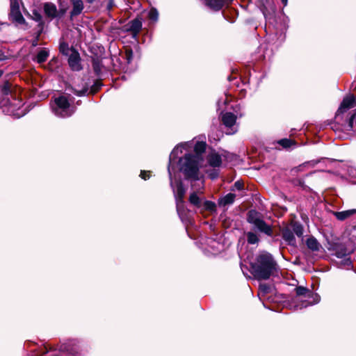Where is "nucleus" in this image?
I'll return each instance as SVG.
<instances>
[{"instance_id": "obj_38", "label": "nucleus", "mask_w": 356, "mask_h": 356, "mask_svg": "<svg viewBox=\"0 0 356 356\" xmlns=\"http://www.w3.org/2000/svg\"><path fill=\"white\" fill-rule=\"evenodd\" d=\"M3 74V72L0 70V76Z\"/></svg>"}, {"instance_id": "obj_26", "label": "nucleus", "mask_w": 356, "mask_h": 356, "mask_svg": "<svg viewBox=\"0 0 356 356\" xmlns=\"http://www.w3.org/2000/svg\"><path fill=\"white\" fill-rule=\"evenodd\" d=\"M149 18L152 21H156L159 17V13L155 8H152L148 13Z\"/></svg>"}, {"instance_id": "obj_3", "label": "nucleus", "mask_w": 356, "mask_h": 356, "mask_svg": "<svg viewBox=\"0 0 356 356\" xmlns=\"http://www.w3.org/2000/svg\"><path fill=\"white\" fill-rule=\"evenodd\" d=\"M276 270V263L272 256L263 252L252 264V273L258 280H268Z\"/></svg>"}, {"instance_id": "obj_27", "label": "nucleus", "mask_w": 356, "mask_h": 356, "mask_svg": "<svg viewBox=\"0 0 356 356\" xmlns=\"http://www.w3.org/2000/svg\"><path fill=\"white\" fill-rule=\"evenodd\" d=\"M60 51L64 55H68L70 49H69L68 44L65 42H61L60 44Z\"/></svg>"}, {"instance_id": "obj_24", "label": "nucleus", "mask_w": 356, "mask_h": 356, "mask_svg": "<svg viewBox=\"0 0 356 356\" xmlns=\"http://www.w3.org/2000/svg\"><path fill=\"white\" fill-rule=\"evenodd\" d=\"M247 240L250 244H255L259 241L257 234L253 232H248L247 234Z\"/></svg>"}, {"instance_id": "obj_35", "label": "nucleus", "mask_w": 356, "mask_h": 356, "mask_svg": "<svg viewBox=\"0 0 356 356\" xmlns=\"http://www.w3.org/2000/svg\"><path fill=\"white\" fill-rule=\"evenodd\" d=\"M282 2L283 3L284 6H286L287 4V0H282Z\"/></svg>"}, {"instance_id": "obj_7", "label": "nucleus", "mask_w": 356, "mask_h": 356, "mask_svg": "<svg viewBox=\"0 0 356 356\" xmlns=\"http://www.w3.org/2000/svg\"><path fill=\"white\" fill-rule=\"evenodd\" d=\"M187 146V144H180L177 146H176L173 150L172 151L170 155V163L168 166V173L171 181V186H172V171L173 170V166L172 163L174 160L179 156L180 154L182 153V149L185 148V147Z\"/></svg>"}, {"instance_id": "obj_5", "label": "nucleus", "mask_w": 356, "mask_h": 356, "mask_svg": "<svg viewBox=\"0 0 356 356\" xmlns=\"http://www.w3.org/2000/svg\"><path fill=\"white\" fill-rule=\"evenodd\" d=\"M247 220L252 224L259 232L266 234L268 236L273 235V229L262 219L261 213L251 210L248 213Z\"/></svg>"}, {"instance_id": "obj_32", "label": "nucleus", "mask_w": 356, "mask_h": 356, "mask_svg": "<svg viewBox=\"0 0 356 356\" xmlns=\"http://www.w3.org/2000/svg\"><path fill=\"white\" fill-rule=\"evenodd\" d=\"M140 177L145 180L147 179L150 177V172L149 171H141Z\"/></svg>"}, {"instance_id": "obj_34", "label": "nucleus", "mask_w": 356, "mask_h": 356, "mask_svg": "<svg viewBox=\"0 0 356 356\" xmlns=\"http://www.w3.org/2000/svg\"><path fill=\"white\" fill-rule=\"evenodd\" d=\"M234 186L238 189V190H241L242 188H243V184L241 183L240 181H236L235 182L234 184Z\"/></svg>"}, {"instance_id": "obj_17", "label": "nucleus", "mask_w": 356, "mask_h": 356, "mask_svg": "<svg viewBox=\"0 0 356 356\" xmlns=\"http://www.w3.org/2000/svg\"><path fill=\"white\" fill-rule=\"evenodd\" d=\"M141 27L142 22L138 19H134L130 22L129 30L134 34L138 33L141 29Z\"/></svg>"}, {"instance_id": "obj_8", "label": "nucleus", "mask_w": 356, "mask_h": 356, "mask_svg": "<svg viewBox=\"0 0 356 356\" xmlns=\"http://www.w3.org/2000/svg\"><path fill=\"white\" fill-rule=\"evenodd\" d=\"M355 97L353 95H349L344 97L340 105V107L337 112V117H339L341 113H343L348 109L353 107L355 105Z\"/></svg>"}, {"instance_id": "obj_30", "label": "nucleus", "mask_w": 356, "mask_h": 356, "mask_svg": "<svg viewBox=\"0 0 356 356\" xmlns=\"http://www.w3.org/2000/svg\"><path fill=\"white\" fill-rule=\"evenodd\" d=\"M269 289V286L266 284H260L259 286L260 293H266L268 292Z\"/></svg>"}, {"instance_id": "obj_20", "label": "nucleus", "mask_w": 356, "mask_h": 356, "mask_svg": "<svg viewBox=\"0 0 356 356\" xmlns=\"http://www.w3.org/2000/svg\"><path fill=\"white\" fill-rule=\"evenodd\" d=\"M49 56V52L45 49L40 50L36 57V60L38 63H42L47 60Z\"/></svg>"}, {"instance_id": "obj_10", "label": "nucleus", "mask_w": 356, "mask_h": 356, "mask_svg": "<svg viewBox=\"0 0 356 356\" xmlns=\"http://www.w3.org/2000/svg\"><path fill=\"white\" fill-rule=\"evenodd\" d=\"M186 193V190L183 186L181 182H177L176 185V188L174 189V193L177 201V209H179V204L182 203L183 198L184 197Z\"/></svg>"}, {"instance_id": "obj_9", "label": "nucleus", "mask_w": 356, "mask_h": 356, "mask_svg": "<svg viewBox=\"0 0 356 356\" xmlns=\"http://www.w3.org/2000/svg\"><path fill=\"white\" fill-rule=\"evenodd\" d=\"M72 51V54L68 58V63L71 69L74 71H79L81 70L80 63V56L77 51Z\"/></svg>"}, {"instance_id": "obj_36", "label": "nucleus", "mask_w": 356, "mask_h": 356, "mask_svg": "<svg viewBox=\"0 0 356 356\" xmlns=\"http://www.w3.org/2000/svg\"><path fill=\"white\" fill-rule=\"evenodd\" d=\"M94 70L97 72L98 71V66H96L95 64H94Z\"/></svg>"}, {"instance_id": "obj_18", "label": "nucleus", "mask_w": 356, "mask_h": 356, "mask_svg": "<svg viewBox=\"0 0 356 356\" xmlns=\"http://www.w3.org/2000/svg\"><path fill=\"white\" fill-rule=\"evenodd\" d=\"M282 237L289 243L292 244L295 241L293 233L289 228H286L282 231Z\"/></svg>"}, {"instance_id": "obj_19", "label": "nucleus", "mask_w": 356, "mask_h": 356, "mask_svg": "<svg viewBox=\"0 0 356 356\" xmlns=\"http://www.w3.org/2000/svg\"><path fill=\"white\" fill-rule=\"evenodd\" d=\"M307 247L313 250V251H317L319 250L320 247H321V245L319 244V243L317 241V240L313 237H311V238H309L307 240Z\"/></svg>"}, {"instance_id": "obj_25", "label": "nucleus", "mask_w": 356, "mask_h": 356, "mask_svg": "<svg viewBox=\"0 0 356 356\" xmlns=\"http://www.w3.org/2000/svg\"><path fill=\"white\" fill-rule=\"evenodd\" d=\"M296 294L298 296H309L311 292L305 287L298 286L296 289Z\"/></svg>"}, {"instance_id": "obj_14", "label": "nucleus", "mask_w": 356, "mask_h": 356, "mask_svg": "<svg viewBox=\"0 0 356 356\" xmlns=\"http://www.w3.org/2000/svg\"><path fill=\"white\" fill-rule=\"evenodd\" d=\"M45 14L50 17H55L57 15L56 6L52 3H46L44 6Z\"/></svg>"}, {"instance_id": "obj_37", "label": "nucleus", "mask_w": 356, "mask_h": 356, "mask_svg": "<svg viewBox=\"0 0 356 356\" xmlns=\"http://www.w3.org/2000/svg\"><path fill=\"white\" fill-rule=\"evenodd\" d=\"M87 2L91 3L92 2H94L95 0H86Z\"/></svg>"}, {"instance_id": "obj_23", "label": "nucleus", "mask_w": 356, "mask_h": 356, "mask_svg": "<svg viewBox=\"0 0 356 356\" xmlns=\"http://www.w3.org/2000/svg\"><path fill=\"white\" fill-rule=\"evenodd\" d=\"M189 201L193 205H195L197 207L200 206V200L197 196V193L195 192L191 194L189 197Z\"/></svg>"}, {"instance_id": "obj_1", "label": "nucleus", "mask_w": 356, "mask_h": 356, "mask_svg": "<svg viewBox=\"0 0 356 356\" xmlns=\"http://www.w3.org/2000/svg\"><path fill=\"white\" fill-rule=\"evenodd\" d=\"M0 107L3 112L17 118L25 115L22 109L23 101L19 97L20 89L9 82H5L1 88Z\"/></svg>"}, {"instance_id": "obj_22", "label": "nucleus", "mask_w": 356, "mask_h": 356, "mask_svg": "<svg viewBox=\"0 0 356 356\" xmlns=\"http://www.w3.org/2000/svg\"><path fill=\"white\" fill-rule=\"evenodd\" d=\"M277 143L284 148L290 147L291 145L295 144V142L293 140L288 138L281 139Z\"/></svg>"}, {"instance_id": "obj_21", "label": "nucleus", "mask_w": 356, "mask_h": 356, "mask_svg": "<svg viewBox=\"0 0 356 356\" xmlns=\"http://www.w3.org/2000/svg\"><path fill=\"white\" fill-rule=\"evenodd\" d=\"M293 232L299 237L302 236L303 234V228L301 225L298 223H293L292 224Z\"/></svg>"}, {"instance_id": "obj_16", "label": "nucleus", "mask_w": 356, "mask_h": 356, "mask_svg": "<svg viewBox=\"0 0 356 356\" xmlns=\"http://www.w3.org/2000/svg\"><path fill=\"white\" fill-rule=\"evenodd\" d=\"M234 199H235V195L234 194H233V193H228L227 195H226L223 197L220 198L219 200L218 203H219V204L220 206H226V205L232 204L234 202Z\"/></svg>"}, {"instance_id": "obj_11", "label": "nucleus", "mask_w": 356, "mask_h": 356, "mask_svg": "<svg viewBox=\"0 0 356 356\" xmlns=\"http://www.w3.org/2000/svg\"><path fill=\"white\" fill-rule=\"evenodd\" d=\"M236 120V116L229 112L225 113L222 115V121L227 127H232Z\"/></svg>"}, {"instance_id": "obj_4", "label": "nucleus", "mask_w": 356, "mask_h": 356, "mask_svg": "<svg viewBox=\"0 0 356 356\" xmlns=\"http://www.w3.org/2000/svg\"><path fill=\"white\" fill-rule=\"evenodd\" d=\"M51 108L56 115L62 118L71 116L74 113V107L70 106L65 96L56 97L51 104Z\"/></svg>"}, {"instance_id": "obj_13", "label": "nucleus", "mask_w": 356, "mask_h": 356, "mask_svg": "<svg viewBox=\"0 0 356 356\" xmlns=\"http://www.w3.org/2000/svg\"><path fill=\"white\" fill-rule=\"evenodd\" d=\"M207 160L209 165L212 167H219L222 163L220 156L215 152L210 154Z\"/></svg>"}, {"instance_id": "obj_15", "label": "nucleus", "mask_w": 356, "mask_h": 356, "mask_svg": "<svg viewBox=\"0 0 356 356\" xmlns=\"http://www.w3.org/2000/svg\"><path fill=\"white\" fill-rule=\"evenodd\" d=\"M356 213V209H349L346 211L335 212L334 216L339 220H343L353 214Z\"/></svg>"}, {"instance_id": "obj_2", "label": "nucleus", "mask_w": 356, "mask_h": 356, "mask_svg": "<svg viewBox=\"0 0 356 356\" xmlns=\"http://www.w3.org/2000/svg\"><path fill=\"white\" fill-rule=\"evenodd\" d=\"M205 147L204 143L198 142L194 147L195 154H186L184 157L179 159V170L187 178L199 179V169L203 163V159L200 154L204 151Z\"/></svg>"}, {"instance_id": "obj_28", "label": "nucleus", "mask_w": 356, "mask_h": 356, "mask_svg": "<svg viewBox=\"0 0 356 356\" xmlns=\"http://www.w3.org/2000/svg\"><path fill=\"white\" fill-rule=\"evenodd\" d=\"M204 207L205 209L211 211H215L216 209V204L211 201H206L204 204Z\"/></svg>"}, {"instance_id": "obj_12", "label": "nucleus", "mask_w": 356, "mask_h": 356, "mask_svg": "<svg viewBox=\"0 0 356 356\" xmlns=\"http://www.w3.org/2000/svg\"><path fill=\"white\" fill-rule=\"evenodd\" d=\"M72 9L71 10V15L76 16L79 15L83 9V3L82 0H70Z\"/></svg>"}, {"instance_id": "obj_6", "label": "nucleus", "mask_w": 356, "mask_h": 356, "mask_svg": "<svg viewBox=\"0 0 356 356\" xmlns=\"http://www.w3.org/2000/svg\"><path fill=\"white\" fill-rule=\"evenodd\" d=\"M10 17L18 24H24L25 22L20 10L19 5L17 0H11L10 2Z\"/></svg>"}, {"instance_id": "obj_33", "label": "nucleus", "mask_w": 356, "mask_h": 356, "mask_svg": "<svg viewBox=\"0 0 356 356\" xmlns=\"http://www.w3.org/2000/svg\"><path fill=\"white\" fill-rule=\"evenodd\" d=\"M88 89L87 88L84 87L83 89L80 90H75L74 93L78 96H82L85 95V93L87 92Z\"/></svg>"}, {"instance_id": "obj_29", "label": "nucleus", "mask_w": 356, "mask_h": 356, "mask_svg": "<svg viewBox=\"0 0 356 356\" xmlns=\"http://www.w3.org/2000/svg\"><path fill=\"white\" fill-rule=\"evenodd\" d=\"M355 118V114H353L350 116L348 124L346 125V129L347 131H350L353 129V121H354Z\"/></svg>"}, {"instance_id": "obj_31", "label": "nucleus", "mask_w": 356, "mask_h": 356, "mask_svg": "<svg viewBox=\"0 0 356 356\" xmlns=\"http://www.w3.org/2000/svg\"><path fill=\"white\" fill-rule=\"evenodd\" d=\"M133 57V53L131 49L126 50V58L128 63H130Z\"/></svg>"}]
</instances>
